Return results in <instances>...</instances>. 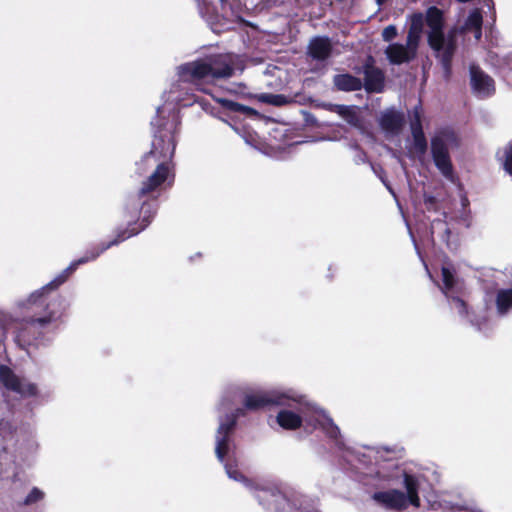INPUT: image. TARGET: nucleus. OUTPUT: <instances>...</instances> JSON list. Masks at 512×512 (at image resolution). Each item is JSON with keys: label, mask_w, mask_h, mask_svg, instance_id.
<instances>
[{"label": "nucleus", "mask_w": 512, "mask_h": 512, "mask_svg": "<svg viewBox=\"0 0 512 512\" xmlns=\"http://www.w3.org/2000/svg\"><path fill=\"white\" fill-rule=\"evenodd\" d=\"M468 72L470 91L475 98L484 100L495 94L496 87L494 79L479 65L471 63Z\"/></svg>", "instance_id": "obj_14"}, {"label": "nucleus", "mask_w": 512, "mask_h": 512, "mask_svg": "<svg viewBox=\"0 0 512 512\" xmlns=\"http://www.w3.org/2000/svg\"><path fill=\"white\" fill-rule=\"evenodd\" d=\"M379 125L386 137L398 136L404 125V116L395 109H387L381 113Z\"/></svg>", "instance_id": "obj_17"}, {"label": "nucleus", "mask_w": 512, "mask_h": 512, "mask_svg": "<svg viewBox=\"0 0 512 512\" xmlns=\"http://www.w3.org/2000/svg\"><path fill=\"white\" fill-rule=\"evenodd\" d=\"M255 497L267 512H319L312 498L293 494L292 499L276 489H261Z\"/></svg>", "instance_id": "obj_9"}, {"label": "nucleus", "mask_w": 512, "mask_h": 512, "mask_svg": "<svg viewBox=\"0 0 512 512\" xmlns=\"http://www.w3.org/2000/svg\"><path fill=\"white\" fill-rule=\"evenodd\" d=\"M281 407L276 422L285 430H296L305 422L311 429H321L338 448L344 447L339 427L326 412L318 407L310 406L304 394L302 401L294 405H277Z\"/></svg>", "instance_id": "obj_5"}, {"label": "nucleus", "mask_w": 512, "mask_h": 512, "mask_svg": "<svg viewBox=\"0 0 512 512\" xmlns=\"http://www.w3.org/2000/svg\"><path fill=\"white\" fill-rule=\"evenodd\" d=\"M332 50L331 39L327 36H315L309 41L307 46L308 55L317 61L327 60L331 56Z\"/></svg>", "instance_id": "obj_18"}, {"label": "nucleus", "mask_w": 512, "mask_h": 512, "mask_svg": "<svg viewBox=\"0 0 512 512\" xmlns=\"http://www.w3.org/2000/svg\"><path fill=\"white\" fill-rule=\"evenodd\" d=\"M382 182L384 183V185L386 186V188L389 190V192L395 196V193L393 191V189L390 187V185L388 183H386L383 179H382Z\"/></svg>", "instance_id": "obj_34"}, {"label": "nucleus", "mask_w": 512, "mask_h": 512, "mask_svg": "<svg viewBox=\"0 0 512 512\" xmlns=\"http://www.w3.org/2000/svg\"><path fill=\"white\" fill-rule=\"evenodd\" d=\"M355 149L357 151L355 155L356 164L365 163L367 161L366 153L363 150L359 149L358 146H355Z\"/></svg>", "instance_id": "obj_31"}, {"label": "nucleus", "mask_w": 512, "mask_h": 512, "mask_svg": "<svg viewBox=\"0 0 512 512\" xmlns=\"http://www.w3.org/2000/svg\"><path fill=\"white\" fill-rule=\"evenodd\" d=\"M220 103L225 107L227 110L231 112H239L246 115H256L257 112L248 106L242 105L238 102L228 100V99H220Z\"/></svg>", "instance_id": "obj_24"}, {"label": "nucleus", "mask_w": 512, "mask_h": 512, "mask_svg": "<svg viewBox=\"0 0 512 512\" xmlns=\"http://www.w3.org/2000/svg\"><path fill=\"white\" fill-rule=\"evenodd\" d=\"M417 52L418 50L411 44H408L407 41L405 44H389L385 49V55L388 61L393 65H401L411 62L416 58Z\"/></svg>", "instance_id": "obj_16"}, {"label": "nucleus", "mask_w": 512, "mask_h": 512, "mask_svg": "<svg viewBox=\"0 0 512 512\" xmlns=\"http://www.w3.org/2000/svg\"><path fill=\"white\" fill-rule=\"evenodd\" d=\"M403 487L405 492L398 489L377 491L372 494V499L377 505L391 511H404L410 505L419 508L421 506L420 485H416L412 478H406Z\"/></svg>", "instance_id": "obj_11"}, {"label": "nucleus", "mask_w": 512, "mask_h": 512, "mask_svg": "<svg viewBox=\"0 0 512 512\" xmlns=\"http://www.w3.org/2000/svg\"><path fill=\"white\" fill-rule=\"evenodd\" d=\"M330 110L337 113L349 125H351L353 127L358 128L362 124L361 118L358 113V108L355 106L332 104V105H330Z\"/></svg>", "instance_id": "obj_23"}, {"label": "nucleus", "mask_w": 512, "mask_h": 512, "mask_svg": "<svg viewBox=\"0 0 512 512\" xmlns=\"http://www.w3.org/2000/svg\"><path fill=\"white\" fill-rule=\"evenodd\" d=\"M412 144L409 148V153L415 155L418 159L424 158L427 152L428 144L422 128L421 115L418 107L413 112V119L410 123Z\"/></svg>", "instance_id": "obj_15"}, {"label": "nucleus", "mask_w": 512, "mask_h": 512, "mask_svg": "<svg viewBox=\"0 0 512 512\" xmlns=\"http://www.w3.org/2000/svg\"><path fill=\"white\" fill-rule=\"evenodd\" d=\"M210 25H211V29L216 32V33H219L221 31V28L218 27L217 23H213V22H210V20H207Z\"/></svg>", "instance_id": "obj_33"}, {"label": "nucleus", "mask_w": 512, "mask_h": 512, "mask_svg": "<svg viewBox=\"0 0 512 512\" xmlns=\"http://www.w3.org/2000/svg\"><path fill=\"white\" fill-rule=\"evenodd\" d=\"M426 22V14L414 13L410 16V25L406 37L408 44L414 46L417 50L423 34L424 24Z\"/></svg>", "instance_id": "obj_20"}, {"label": "nucleus", "mask_w": 512, "mask_h": 512, "mask_svg": "<svg viewBox=\"0 0 512 512\" xmlns=\"http://www.w3.org/2000/svg\"><path fill=\"white\" fill-rule=\"evenodd\" d=\"M436 232H439L440 238L443 242H448L450 236V229L447 223L442 219H435L431 223V235L434 236Z\"/></svg>", "instance_id": "obj_25"}, {"label": "nucleus", "mask_w": 512, "mask_h": 512, "mask_svg": "<svg viewBox=\"0 0 512 512\" xmlns=\"http://www.w3.org/2000/svg\"><path fill=\"white\" fill-rule=\"evenodd\" d=\"M236 397H242L243 405L250 411H257L268 406L294 405L302 401V393L294 388L248 391L240 385L232 384L225 388L220 406L228 407Z\"/></svg>", "instance_id": "obj_6"}, {"label": "nucleus", "mask_w": 512, "mask_h": 512, "mask_svg": "<svg viewBox=\"0 0 512 512\" xmlns=\"http://www.w3.org/2000/svg\"><path fill=\"white\" fill-rule=\"evenodd\" d=\"M504 169L507 173L512 175V146L506 150V157L504 161Z\"/></svg>", "instance_id": "obj_30"}, {"label": "nucleus", "mask_w": 512, "mask_h": 512, "mask_svg": "<svg viewBox=\"0 0 512 512\" xmlns=\"http://www.w3.org/2000/svg\"><path fill=\"white\" fill-rule=\"evenodd\" d=\"M431 155L436 168L448 180H453V165L450 150L458 148L459 139L449 128H442L431 137Z\"/></svg>", "instance_id": "obj_12"}, {"label": "nucleus", "mask_w": 512, "mask_h": 512, "mask_svg": "<svg viewBox=\"0 0 512 512\" xmlns=\"http://www.w3.org/2000/svg\"><path fill=\"white\" fill-rule=\"evenodd\" d=\"M495 309L496 314L500 317L507 316L512 312V284L496 289Z\"/></svg>", "instance_id": "obj_21"}, {"label": "nucleus", "mask_w": 512, "mask_h": 512, "mask_svg": "<svg viewBox=\"0 0 512 512\" xmlns=\"http://www.w3.org/2000/svg\"><path fill=\"white\" fill-rule=\"evenodd\" d=\"M258 99L262 103H267L274 106H282L288 103L287 97L282 94L262 93L258 96Z\"/></svg>", "instance_id": "obj_26"}, {"label": "nucleus", "mask_w": 512, "mask_h": 512, "mask_svg": "<svg viewBox=\"0 0 512 512\" xmlns=\"http://www.w3.org/2000/svg\"><path fill=\"white\" fill-rule=\"evenodd\" d=\"M495 65H497L500 69H507L512 71V52L499 58Z\"/></svg>", "instance_id": "obj_28"}, {"label": "nucleus", "mask_w": 512, "mask_h": 512, "mask_svg": "<svg viewBox=\"0 0 512 512\" xmlns=\"http://www.w3.org/2000/svg\"><path fill=\"white\" fill-rule=\"evenodd\" d=\"M397 36V28L394 25L385 27L382 31V38L386 42H390Z\"/></svg>", "instance_id": "obj_29"}, {"label": "nucleus", "mask_w": 512, "mask_h": 512, "mask_svg": "<svg viewBox=\"0 0 512 512\" xmlns=\"http://www.w3.org/2000/svg\"><path fill=\"white\" fill-rule=\"evenodd\" d=\"M426 22L428 45L442 66L444 78L448 80L452 74V59L457 50V36L472 32L475 40L479 41L482 37V12L478 8L472 9L463 24L458 23L445 32L442 10L431 6L426 10Z\"/></svg>", "instance_id": "obj_3"}, {"label": "nucleus", "mask_w": 512, "mask_h": 512, "mask_svg": "<svg viewBox=\"0 0 512 512\" xmlns=\"http://www.w3.org/2000/svg\"><path fill=\"white\" fill-rule=\"evenodd\" d=\"M464 282L456 277L454 271L447 266L442 267V286L441 291L448 299L450 308L461 318L466 319L472 326L479 331L484 329L486 317L478 318L470 313L465 301L459 296L464 290Z\"/></svg>", "instance_id": "obj_10"}, {"label": "nucleus", "mask_w": 512, "mask_h": 512, "mask_svg": "<svg viewBox=\"0 0 512 512\" xmlns=\"http://www.w3.org/2000/svg\"><path fill=\"white\" fill-rule=\"evenodd\" d=\"M7 411L0 417V475L16 479L15 468L18 462H24L35 455L39 444L35 437L20 429V421L15 417V411L9 403Z\"/></svg>", "instance_id": "obj_4"}, {"label": "nucleus", "mask_w": 512, "mask_h": 512, "mask_svg": "<svg viewBox=\"0 0 512 512\" xmlns=\"http://www.w3.org/2000/svg\"><path fill=\"white\" fill-rule=\"evenodd\" d=\"M461 203H462V206L463 208H465L467 205H468V199L466 197H463L462 200H461Z\"/></svg>", "instance_id": "obj_35"}, {"label": "nucleus", "mask_w": 512, "mask_h": 512, "mask_svg": "<svg viewBox=\"0 0 512 512\" xmlns=\"http://www.w3.org/2000/svg\"><path fill=\"white\" fill-rule=\"evenodd\" d=\"M384 453H388V450H375L374 448H368L366 452L361 453L360 451L353 452L351 454L352 459H348L349 462H357L362 466H367L371 463L372 457L376 460V468H369L367 472H361L365 476L375 477L381 482H385L389 485H396L401 483L405 485L406 478H412L416 485H420V477L416 474L407 472L404 468L400 467L397 462L384 459Z\"/></svg>", "instance_id": "obj_8"}, {"label": "nucleus", "mask_w": 512, "mask_h": 512, "mask_svg": "<svg viewBox=\"0 0 512 512\" xmlns=\"http://www.w3.org/2000/svg\"><path fill=\"white\" fill-rule=\"evenodd\" d=\"M0 384L4 390L15 393L21 398H35L41 402L49 400V395L41 393L36 383L20 377L7 365H0Z\"/></svg>", "instance_id": "obj_13"}, {"label": "nucleus", "mask_w": 512, "mask_h": 512, "mask_svg": "<svg viewBox=\"0 0 512 512\" xmlns=\"http://www.w3.org/2000/svg\"><path fill=\"white\" fill-rule=\"evenodd\" d=\"M388 0H376V3L381 6L383 5L384 3H386Z\"/></svg>", "instance_id": "obj_36"}, {"label": "nucleus", "mask_w": 512, "mask_h": 512, "mask_svg": "<svg viewBox=\"0 0 512 512\" xmlns=\"http://www.w3.org/2000/svg\"><path fill=\"white\" fill-rule=\"evenodd\" d=\"M177 81L171 85L168 99L180 107L198 103L205 109V101L196 92L207 93V85L234 75V63L229 55H211L183 63L176 68Z\"/></svg>", "instance_id": "obj_2"}, {"label": "nucleus", "mask_w": 512, "mask_h": 512, "mask_svg": "<svg viewBox=\"0 0 512 512\" xmlns=\"http://www.w3.org/2000/svg\"><path fill=\"white\" fill-rule=\"evenodd\" d=\"M161 114L162 111L158 108L157 116L151 121L154 128L152 149L143 158L144 162L154 158L157 162L156 169L143 183L137 194L128 197L125 206V212L131 219L137 215L141 216L139 227H135L137 223L129 221L128 227L124 230H118L113 240L102 242L98 246L87 250L81 258L72 261L49 283L32 292L27 298L18 300L16 302L17 308L22 313L27 314V318L16 334V341L19 346L26 348L32 345H45L49 341L46 335L53 334L58 330L67 309V303L65 298L55 291L66 282L80 265L96 260L106 250L137 235L150 224L156 214L157 203L155 197L151 202L148 201V198L157 187L168 179L170 162L176 148L175 136L179 125L176 114H172L164 123H162Z\"/></svg>", "instance_id": "obj_1"}, {"label": "nucleus", "mask_w": 512, "mask_h": 512, "mask_svg": "<svg viewBox=\"0 0 512 512\" xmlns=\"http://www.w3.org/2000/svg\"><path fill=\"white\" fill-rule=\"evenodd\" d=\"M246 410L247 409L243 405V407L235 409L232 413L226 414L224 418H220L219 426L215 436V454L217 459L224 464L226 474L230 479L242 483L243 486L249 491L258 494L260 490L257 488V486L245 475H243L236 468V466L232 465L228 461H225V457H229L233 452L234 445L231 435L236 426L237 419L245 416Z\"/></svg>", "instance_id": "obj_7"}, {"label": "nucleus", "mask_w": 512, "mask_h": 512, "mask_svg": "<svg viewBox=\"0 0 512 512\" xmlns=\"http://www.w3.org/2000/svg\"><path fill=\"white\" fill-rule=\"evenodd\" d=\"M424 201H425V204L432 205L435 202V197L425 195Z\"/></svg>", "instance_id": "obj_32"}, {"label": "nucleus", "mask_w": 512, "mask_h": 512, "mask_svg": "<svg viewBox=\"0 0 512 512\" xmlns=\"http://www.w3.org/2000/svg\"><path fill=\"white\" fill-rule=\"evenodd\" d=\"M43 497H44V493L37 487H34L29 492V494L25 497L23 504L24 505H32V504L37 503L38 501L42 500Z\"/></svg>", "instance_id": "obj_27"}, {"label": "nucleus", "mask_w": 512, "mask_h": 512, "mask_svg": "<svg viewBox=\"0 0 512 512\" xmlns=\"http://www.w3.org/2000/svg\"><path fill=\"white\" fill-rule=\"evenodd\" d=\"M333 84L339 91L352 92L361 90L363 83L360 78L351 74H337L333 77Z\"/></svg>", "instance_id": "obj_22"}, {"label": "nucleus", "mask_w": 512, "mask_h": 512, "mask_svg": "<svg viewBox=\"0 0 512 512\" xmlns=\"http://www.w3.org/2000/svg\"><path fill=\"white\" fill-rule=\"evenodd\" d=\"M364 88L368 93H380L384 89V74L378 67L366 63L363 66Z\"/></svg>", "instance_id": "obj_19"}]
</instances>
